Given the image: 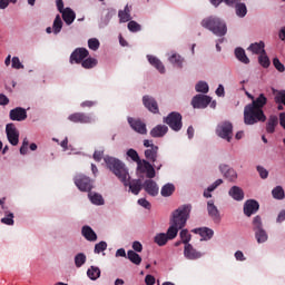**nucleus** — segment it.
<instances>
[{"instance_id":"10","label":"nucleus","mask_w":285,"mask_h":285,"mask_svg":"<svg viewBox=\"0 0 285 285\" xmlns=\"http://www.w3.org/2000/svg\"><path fill=\"white\" fill-rule=\"evenodd\" d=\"M68 120L72 124H92V116L86 112H73L68 116Z\"/></svg>"},{"instance_id":"48","label":"nucleus","mask_w":285,"mask_h":285,"mask_svg":"<svg viewBox=\"0 0 285 285\" xmlns=\"http://www.w3.org/2000/svg\"><path fill=\"white\" fill-rule=\"evenodd\" d=\"M179 235H180V239H181L183 244H185V246L190 244V237L191 236L188 233V229H181Z\"/></svg>"},{"instance_id":"1","label":"nucleus","mask_w":285,"mask_h":285,"mask_svg":"<svg viewBox=\"0 0 285 285\" xmlns=\"http://www.w3.org/2000/svg\"><path fill=\"white\" fill-rule=\"evenodd\" d=\"M268 104V98L264 94H259V96L248 104L244 108V121L246 126H253L259 121H266V115H264V106Z\"/></svg>"},{"instance_id":"41","label":"nucleus","mask_w":285,"mask_h":285,"mask_svg":"<svg viewBox=\"0 0 285 285\" xmlns=\"http://www.w3.org/2000/svg\"><path fill=\"white\" fill-rule=\"evenodd\" d=\"M98 61L95 58H87L81 62L82 68L90 70L97 66Z\"/></svg>"},{"instance_id":"9","label":"nucleus","mask_w":285,"mask_h":285,"mask_svg":"<svg viewBox=\"0 0 285 285\" xmlns=\"http://www.w3.org/2000/svg\"><path fill=\"white\" fill-rule=\"evenodd\" d=\"M210 101H213V98L209 96L198 94L191 99V106L193 108L204 109L208 108Z\"/></svg>"},{"instance_id":"63","label":"nucleus","mask_w":285,"mask_h":285,"mask_svg":"<svg viewBox=\"0 0 285 285\" xmlns=\"http://www.w3.org/2000/svg\"><path fill=\"white\" fill-rule=\"evenodd\" d=\"M284 220H285V209L281 210L276 218L277 224H282V222Z\"/></svg>"},{"instance_id":"62","label":"nucleus","mask_w":285,"mask_h":285,"mask_svg":"<svg viewBox=\"0 0 285 285\" xmlns=\"http://www.w3.org/2000/svg\"><path fill=\"white\" fill-rule=\"evenodd\" d=\"M145 284H146V285H155V276L148 274V275L145 277Z\"/></svg>"},{"instance_id":"5","label":"nucleus","mask_w":285,"mask_h":285,"mask_svg":"<svg viewBox=\"0 0 285 285\" xmlns=\"http://www.w3.org/2000/svg\"><path fill=\"white\" fill-rule=\"evenodd\" d=\"M181 114L173 111L168 114V116L165 117L163 121L164 124H167V126H169V128L173 129L174 132H179V130H181V128L184 127V122H181Z\"/></svg>"},{"instance_id":"53","label":"nucleus","mask_w":285,"mask_h":285,"mask_svg":"<svg viewBox=\"0 0 285 285\" xmlns=\"http://www.w3.org/2000/svg\"><path fill=\"white\" fill-rule=\"evenodd\" d=\"M118 17L120 19V23H127V21H130V13H127L126 11L124 10H120L118 12Z\"/></svg>"},{"instance_id":"34","label":"nucleus","mask_w":285,"mask_h":285,"mask_svg":"<svg viewBox=\"0 0 285 285\" xmlns=\"http://www.w3.org/2000/svg\"><path fill=\"white\" fill-rule=\"evenodd\" d=\"M252 227L254 233H257L258 230H264V223L262 222V216L257 215L253 218Z\"/></svg>"},{"instance_id":"51","label":"nucleus","mask_w":285,"mask_h":285,"mask_svg":"<svg viewBox=\"0 0 285 285\" xmlns=\"http://www.w3.org/2000/svg\"><path fill=\"white\" fill-rule=\"evenodd\" d=\"M145 173H146L147 179H155L156 171H155V167L153 166V164H147V169Z\"/></svg>"},{"instance_id":"61","label":"nucleus","mask_w":285,"mask_h":285,"mask_svg":"<svg viewBox=\"0 0 285 285\" xmlns=\"http://www.w3.org/2000/svg\"><path fill=\"white\" fill-rule=\"evenodd\" d=\"M8 104H10L8 96L0 94V106H8Z\"/></svg>"},{"instance_id":"40","label":"nucleus","mask_w":285,"mask_h":285,"mask_svg":"<svg viewBox=\"0 0 285 285\" xmlns=\"http://www.w3.org/2000/svg\"><path fill=\"white\" fill-rule=\"evenodd\" d=\"M258 62L263 68H268L271 66V59L266 55V50H263V53L259 55Z\"/></svg>"},{"instance_id":"20","label":"nucleus","mask_w":285,"mask_h":285,"mask_svg":"<svg viewBox=\"0 0 285 285\" xmlns=\"http://www.w3.org/2000/svg\"><path fill=\"white\" fill-rule=\"evenodd\" d=\"M145 157L147 161H151L153 164L157 163V158L159 157V147L151 146V148L146 149Z\"/></svg>"},{"instance_id":"13","label":"nucleus","mask_w":285,"mask_h":285,"mask_svg":"<svg viewBox=\"0 0 285 285\" xmlns=\"http://www.w3.org/2000/svg\"><path fill=\"white\" fill-rule=\"evenodd\" d=\"M243 210L246 217H250L252 215H255L257 210H259V203L255 199H248L245 202Z\"/></svg>"},{"instance_id":"50","label":"nucleus","mask_w":285,"mask_h":285,"mask_svg":"<svg viewBox=\"0 0 285 285\" xmlns=\"http://www.w3.org/2000/svg\"><path fill=\"white\" fill-rule=\"evenodd\" d=\"M127 27L130 32H139V30H141V24L137 23L135 20L129 21Z\"/></svg>"},{"instance_id":"59","label":"nucleus","mask_w":285,"mask_h":285,"mask_svg":"<svg viewBox=\"0 0 285 285\" xmlns=\"http://www.w3.org/2000/svg\"><path fill=\"white\" fill-rule=\"evenodd\" d=\"M81 108H92V106H97V101L86 100L80 104Z\"/></svg>"},{"instance_id":"55","label":"nucleus","mask_w":285,"mask_h":285,"mask_svg":"<svg viewBox=\"0 0 285 285\" xmlns=\"http://www.w3.org/2000/svg\"><path fill=\"white\" fill-rule=\"evenodd\" d=\"M257 173L259 174L261 179H268V171L263 166L256 167Z\"/></svg>"},{"instance_id":"49","label":"nucleus","mask_w":285,"mask_h":285,"mask_svg":"<svg viewBox=\"0 0 285 285\" xmlns=\"http://www.w3.org/2000/svg\"><path fill=\"white\" fill-rule=\"evenodd\" d=\"M148 164H150V161L144 159V160H139L137 163V171L138 173H146V169L148 168Z\"/></svg>"},{"instance_id":"64","label":"nucleus","mask_w":285,"mask_h":285,"mask_svg":"<svg viewBox=\"0 0 285 285\" xmlns=\"http://www.w3.org/2000/svg\"><path fill=\"white\" fill-rule=\"evenodd\" d=\"M279 125H281L282 128H284V130H285V112H281V114H279Z\"/></svg>"},{"instance_id":"46","label":"nucleus","mask_w":285,"mask_h":285,"mask_svg":"<svg viewBox=\"0 0 285 285\" xmlns=\"http://www.w3.org/2000/svg\"><path fill=\"white\" fill-rule=\"evenodd\" d=\"M107 248H108V243L101 240L100 243L95 245L94 253L96 255H99L100 253H104V250H106Z\"/></svg>"},{"instance_id":"33","label":"nucleus","mask_w":285,"mask_h":285,"mask_svg":"<svg viewBox=\"0 0 285 285\" xmlns=\"http://www.w3.org/2000/svg\"><path fill=\"white\" fill-rule=\"evenodd\" d=\"M127 258L129 259V262H131V264H136V266H139V264H141V256H139V254H137L132 249L127 252Z\"/></svg>"},{"instance_id":"52","label":"nucleus","mask_w":285,"mask_h":285,"mask_svg":"<svg viewBox=\"0 0 285 285\" xmlns=\"http://www.w3.org/2000/svg\"><path fill=\"white\" fill-rule=\"evenodd\" d=\"M99 40L97 38H91L88 40V47L90 48V50H99Z\"/></svg>"},{"instance_id":"7","label":"nucleus","mask_w":285,"mask_h":285,"mask_svg":"<svg viewBox=\"0 0 285 285\" xmlns=\"http://www.w3.org/2000/svg\"><path fill=\"white\" fill-rule=\"evenodd\" d=\"M216 132L218 137L222 139H226V141H230L233 139V124L230 121H224L218 125Z\"/></svg>"},{"instance_id":"32","label":"nucleus","mask_w":285,"mask_h":285,"mask_svg":"<svg viewBox=\"0 0 285 285\" xmlns=\"http://www.w3.org/2000/svg\"><path fill=\"white\" fill-rule=\"evenodd\" d=\"M141 188H144V185H141V180L139 179L129 183V189L132 195H138L139 193H141Z\"/></svg>"},{"instance_id":"22","label":"nucleus","mask_w":285,"mask_h":285,"mask_svg":"<svg viewBox=\"0 0 285 285\" xmlns=\"http://www.w3.org/2000/svg\"><path fill=\"white\" fill-rule=\"evenodd\" d=\"M168 134V126L157 125L150 130V136L154 138L165 137Z\"/></svg>"},{"instance_id":"60","label":"nucleus","mask_w":285,"mask_h":285,"mask_svg":"<svg viewBox=\"0 0 285 285\" xmlns=\"http://www.w3.org/2000/svg\"><path fill=\"white\" fill-rule=\"evenodd\" d=\"M94 159L95 161H101L104 159V150H96L94 153Z\"/></svg>"},{"instance_id":"43","label":"nucleus","mask_w":285,"mask_h":285,"mask_svg":"<svg viewBox=\"0 0 285 285\" xmlns=\"http://www.w3.org/2000/svg\"><path fill=\"white\" fill-rule=\"evenodd\" d=\"M272 195H273L274 199H284V197H285L284 188H282V186H276L272 190Z\"/></svg>"},{"instance_id":"12","label":"nucleus","mask_w":285,"mask_h":285,"mask_svg":"<svg viewBox=\"0 0 285 285\" xmlns=\"http://www.w3.org/2000/svg\"><path fill=\"white\" fill-rule=\"evenodd\" d=\"M88 55H90L88 49L77 48L70 56V63H82Z\"/></svg>"},{"instance_id":"8","label":"nucleus","mask_w":285,"mask_h":285,"mask_svg":"<svg viewBox=\"0 0 285 285\" xmlns=\"http://www.w3.org/2000/svg\"><path fill=\"white\" fill-rule=\"evenodd\" d=\"M7 139L11 146H17L19 144V130L14 124L10 122L6 126Z\"/></svg>"},{"instance_id":"11","label":"nucleus","mask_w":285,"mask_h":285,"mask_svg":"<svg viewBox=\"0 0 285 285\" xmlns=\"http://www.w3.org/2000/svg\"><path fill=\"white\" fill-rule=\"evenodd\" d=\"M127 121H128L130 128H132V130H135V132H138L139 135L148 134V129L146 128V125L140 119H135L132 117H128Z\"/></svg>"},{"instance_id":"45","label":"nucleus","mask_w":285,"mask_h":285,"mask_svg":"<svg viewBox=\"0 0 285 285\" xmlns=\"http://www.w3.org/2000/svg\"><path fill=\"white\" fill-rule=\"evenodd\" d=\"M196 92H203V95H206L208 92V83L206 81H199L195 86Z\"/></svg>"},{"instance_id":"42","label":"nucleus","mask_w":285,"mask_h":285,"mask_svg":"<svg viewBox=\"0 0 285 285\" xmlns=\"http://www.w3.org/2000/svg\"><path fill=\"white\" fill-rule=\"evenodd\" d=\"M170 63H173L174 66H177V68H183L184 65V58H181V56L174 53L170 58H169Z\"/></svg>"},{"instance_id":"16","label":"nucleus","mask_w":285,"mask_h":285,"mask_svg":"<svg viewBox=\"0 0 285 285\" xmlns=\"http://www.w3.org/2000/svg\"><path fill=\"white\" fill-rule=\"evenodd\" d=\"M207 213L209 217L213 219V222H215V224H219V222H222L219 209L217 208V206H215L214 200L207 202Z\"/></svg>"},{"instance_id":"35","label":"nucleus","mask_w":285,"mask_h":285,"mask_svg":"<svg viewBox=\"0 0 285 285\" xmlns=\"http://www.w3.org/2000/svg\"><path fill=\"white\" fill-rule=\"evenodd\" d=\"M168 236L166 235V233H159L154 237V242L155 244H157V246H166V244H168Z\"/></svg>"},{"instance_id":"36","label":"nucleus","mask_w":285,"mask_h":285,"mask_svg":"<svg viewBox=\"0 0 285 285\" xmlns=\"http://www.w3.org/2000/svg\"><path fill=\"white\" fill-rule=\"evenodd\" d=\"M255 233V238L257 240V244H264L268 242V233H266V229H259L258 232Z\"/></svg>"},{"instance_id":"38","label":"nucleus","mask_w":285,"mask_h":285,"mask_svg":"<svg viewBox=\"0 0 285 285\" xmlns=\"http://www.w3.org/2000/svg\"><path fill=\"white\" fill-rule=\"evenodd\" d=\"M173 193H175V185H173V184H166L165 186H163V188L160 190V195L163 197H170V195H173Z\"/></svg>"},{"instance_id":"21","label":"nucleus","mask_w":285,"mask_h":285,"mask_svg":"<svg viewBox=\"0 0 285 285\" xmlns=\"http://www.w3.org/2000/svg\"><path fill=\"white\" fill-rule=\"evenodd\" d=\"M191 233L200 235V237H203L205 240L213 239V235H215V232L208 227L195 228L191 230Z\"/></svg>"},{"instance_id":"17","label":"nucleus","mask_w":285,"mask_h":285,"mask_svg":"<svg viewBox=\"0 0 285 285\" xmlns=\"http://www.w3.org/2000/svg\"><path fill=\"white\" fill-rule=\"evenodd\" d=\"M142 104L149 112H153L154 115H157L159 112V105L157 104V100L153 98L151 96H144L142 97Z\"/></svg>"},{"instance_id":"58","label":"nucleus","mask_w":285,"mask_h":285,"mask_svg":"<svg viewBox=\"0 0 285 285\" xmlns=\"http://www.w3.org/2000/svg\"><path fill=\"white\" fill-rule=\"evenodd\" d=\"M139 206H142V208H146L147 210H150L151 205L150 202H148L146 198L138 199Z\"/></svg>"},{"instance_id":"29","label":"nucleus","mask_w":285,"mask_h":285,"mask_svg":"<svg viewBox=\"0 0 285 285\" xmlns=\"http://www.w3.org/2000/svg\"><path fill=\"white\" fill-rule=\"evenodd\" d=\"M235 57L242 63H250V59H248V56H246V51L243 48L238 47L235 49Z\"/></svg>"},{"instance_id":"4","label":"nucleus","mask_w":285,"mask_h":285,"mask_svg":"<svg viewBox=\"0 0 285 285\" xmlns=\"http://www.w3.org/2000/svg\"><path fill=\"white\" fill-rule=\"evenodd\" d=\"M200 26L206 28L216 35V37H224L226 32H228V28L226 27V22L220 20L218 17H208L202 20Z\"/></svg>"},{"instance_id":"31","label":"nucleus","mask_w":285,"mask_h":285,"mask_svg":"<svg viewBox=\"0 0 285 285\" xmlns=\"http://www.w3.org/2000/svg\"><path fill=\"white\" fill-rule=\"evenodd\" d=\"M88 197L91 204H95L96 206H104V196H101V194L89 191Z\"/></svg>"},{"instance_id":"26","label":"nucleus","mask_w":285,"mask_h":285,"mask_svg":"<svg viewBox=\"0 0 285 285\" xmlns=\"http://www.w3.org/2000/svg\"><path fill=\"white\" fill-rule=\"evenodd\" d=\"M147 59H148L149 63L151 66H154V68H157V70L161 75H164V72H166V67H164V63L157 57H155V56H147Z\"/></svg>"},{"instance_id":"14","label":"nucleus","mask_w":285,"mask_h":285,"mask_svg":"<svg viewBox=\"0 0 285 285\" xmlns=\"http://www.w3.org/2000/svg\"><path fill=\"white\" fill-rule=\"evenodd\" d=\"M11 121H26L28 119V112L21 107L11 109L9 112Z\"/></svg>"},{"instance_id":"18","label":"nucleus","mask_w":285,"mask_h":285,"mask_svg":"<svg viewBox=\"0 0 285 285\" xmlns=\"http://www.w3.org/2000/svg\"><path fill=\"white\" fill-rule=\"evenodd\" d=\"M184 256L186 257V259H200V257L204 256V254H202V252L196 250L195 247H193L190 244L185 245L184 247Z\"/></svg>"},{"instance_id":"44","label":"nucleus","mask_w":285,"mask_h":285,"mask_svg":"<svg viewBox=\"0 0 285 285\" xmlns=\"http://www.w3.org/2000/svg\"><path fill=\"white\" fill-rule=\"evenodd\" d=\"M86 259H87L86 254H83V253L77 254V255L75 256V264H76V267H77V268H81V266H82L83 264H86Z\"/></svg>"},{"instance_id":"15","label":"nucleus","mask_w":285,"mask_h":285,"mask_svg":"<svg viewBox=\"0 0 285 285\" xmlns=\"http://www.w3.org/2000/svg\"><path fill=\"white\" fill-rule=\"evenodd\" d=\"M142 188L145 193L151 197H157V195H159V186H157V183L153 179L145 180Z\"/></svg>"},{"instance_id":"2","label":"nucleus","mask_w":285,"mask_h":285,"mask_svg":"<svg viewBox=\"0 0 285 285\" xmlns=\"http://www.w3.org/2000/svg\"><path fill=\"white\" fill-rule=\"evenodd\" d=\"M191 208L190 205H183L173 213L170 226L166 234L167 238L175 239V237H177L179 230L186 226V222H188V217H190Z\"/></svg>"},{"instance_id":"24","label":"nucleus","mask_w":285,"mask_h":285,"mask_svg":"<svg viewBox=\"0 0 285 285\" xmlns=\"http://www.w3.org/2000/svg\"><path fill=\"white\" fill-rule=\"evenodd\" d=\"M61 14H62V19H63L65 23H67V26H72V23L75 22V19H77V14L70 8H66L61 12Z\"/></svg>"},{"instance_id":"47","label":"nucleus","mask_w":285,"mask_h":285,"mask_svg":"<svg viewBox=\"0 0 285 285\" xmlns=\"http://www.w3.org/2000/svg\"><path fill=\"white\" fill-rule=\"evenodd\" d=\"M1 224H6V226H14V214H7L6 217L1 218Z\"/></svg>"},{"instance_id":"56","label":"nucleus","mask_w":285,"mask_h":285,"mask_svg":"<svg viewBox=\"0 0 285 285\" xmlns=\"http://www.w3.org/2000/svg\"><path fill=\"white\" fill-rule=\"evenodd\" d=\"M273 63H274V67L276 68V70H278V72H284V70H285L284 63H282V61H279L278 58H274Z\"/></svg>"},{"instance_id":"54","label":"nucleus","mask_w":285,"mask_h":285,"mask_svg":"<svg viewBox=\"0 0 285 285\" xmlns=\"http://www.w3.org/2000/svg\"><path fill=\"white\" fill-rule=\"evenodd\" d=\"M127 156L130 157L132 161H136V164L141 160V158H139V154L135 149H128Z\"/></svg>"},{"instance_id":"19","label":"nucleus","mask_w":285,"mask_h":285,"mask_svg":"<svg viewBox=\"0 0 285 285\" xmlns=\"http://www.w3.org/2000/svg\"><path fill=\"white\" fill-rule=\"evenodd\" d=\"M219 170L222 175H224L225 179H228V181H235L237 179V171L235 169L230 168L228 165H220Z\"/></svg>"},{"instance_id":"30","label":"nucleus","mask_w":285,"mask_h":285,"mask_svg":"<svg viewBox=\"0 0 285 285\" xmlns=\"http://www.w3.org/2000/svg\"><path fill=\"white\" fill-rule=\"evenodd\" d=\"M87 275L89 279H92V282L99 279L101 277V269L97 266H90V268L87 271Z\"/></svg>"},{"instance_id":"23","label":"nucleus","mask_w":285,"mask_h":285,"mask_svg":"<svg viewBox=\"0 0 285 285\" xmlns=\"http://www.w3.org/2000/svg\"><path fill=\"white\" fill-rule=\"evenodd\" d=\"M81 235L87 242H97V233L88 225L82 226Z\"/></svg>"},{"instance_id":"25","label":"nucleus","mask_w":285,"mask_h":285,"mask_svg":"<svg viewBox=\"0 0 285 285\" xmlns=\"http://www.w3.org/2000/svg\"><path fill=\"white\" fill-rule=\"evenodd\" d=\"M228 194H229V197L235 199V202H243L244 199V189H242V187L233 186L229 189Z\"/></svg>"},{"instance_id":"6","label":"nucleus","mask_w":285,"mask_h":285,"mask_svg":"<svg viewBox=\"0 0 285 285\" xmlns=\"http://www.w3.org/2000/svg\"><path fill=\"white\" fill-rule=\"evenodd\" d=\"M73 181L77 188H79L82 193H90L94 188L92 179L83 174L77 175Z\"/></svg>"},{"instance_id":"3","label":"nucleus","mask_w":285,"mask_h":285,"mask_svg":"<svg viewBox=\"0 0 285 285\" xmlns=\"http://www.w3.org/2000/svg\"><path fill=\"white\" fill-rule=\"evenodd\" d=\"M104 160L107 168H109V170H111V173H114V175H116V177H118V179H120L125 186H128L130 175L128 174V169H126V164L110 156H106Z\"/></svg>"},{"instance_id":"57","label":"nucleus","mask_w":285,"mask_h":285,"mask_svg":"<svg viewBox=\"0 0 285 285\" xmlns=\"http://www.w3.org/2000/svg\"><path fill=\"white\" fill-rule=\"evenodd\" d=\"M12 68H16V70H21L23 66L21 65V60H19V57L12 58Z\"/></svg>"},{"instance_id":"28","label":"nucleus","mask_w":285,"mask_h":285,"mask_svg":"<svg viewBox=\"0 0 285 285\" xmlns=\"http://www.w3.org/2000/svg\"><path fill=\"white\" fill-rule=\"evenodd\" d=\"M278 124H279V119L277 118V116H271L267 121V125H266V131L269 135H273V132H275V128Z\"/></svg>"},{"instance_id":"37","label":"nucleus","mask_w":285,"mask_h":285,"mask_svg":"<svg viewBox=\"0 0 285 285\" xmlns=\"http://www.w3.org/2000/svg\"><path fill=\"white\" fill-rule=\"evenodd\" d=\"M235 8H236V14L240 19H244V17L248 14V9L246 8V3H243V2L236 3Z\"/></svg>"},{"instance_id":"27","label":"nucleus","mask_w":285,"mask_h":285,"mask_svg":"<svg viewBox=\"0 0 285 285\" xmlns=\"http://www.w3.org/2000/svg\"><path fill=\"white\" fill-rule=\"evenodd\" d=\"M265 48V43L264 41L261 42H254L252 43L247 50H249L250 52H253V55H264V49Z\"/></svg>"},{"instance_id":"39","label":"nucleus","mask_w":285,"mask_h":285,"mask_svg":"<svg viewBox=\"0 0 285 285\" xmlns=\"http://www.w3.org/2000/svg\"><path fill=\"white\" fill-rule=\"evenodd\" d=\"M61 28H63V21L61 20V16L57 14L53 20V33L59 35Z\"/></svg>"}]
</instances>
